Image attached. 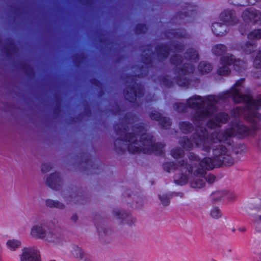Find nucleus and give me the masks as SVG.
Masks as SVG:
<instances>
[{
  "label": "nucleus",
  "instance_id": "1",
  "mask_svg": "<svg viewBox=\"0 0 261 261\" xmlns=\"http://www.w3.org/2000/svg\"><path fill=\"white\" fill-rule=\"evenodd\" d=\"M136 116L133 113L127 112L122 119V122L115 124L113 128L116 135L124 136L123 139L117 138L114 141L116 152L118 154L123 153L127 149L133 154L143 153H154L158 155L164 154L165 145L162 143H155L153 136L144 133V126L141 124H136L132 127V132L129 130L128 124L136 120Z\"/></svg>",
  "mask_w": 261,
  "mask_h": 261
},
{
  "label": "nucleus",
  "instance_id": "2",
  "mask_svg": "<svg viewBox=\"0 0 261 261\" xmlns=\"http://www.w3.org/2000/svg\"><path fill=\"white\" fill-rule=\"evenodd\" d=\"M244 81V78L238 80L231 89L222 96L221 98L226 99L231 96L235 103L244 102L246 108L248 110L246 115V119L250 121L259 120L260 116L258 111L261 109V98L254 99L250 94H243L238 87H241Z\"/></svg>",
  "mask_w": 261,
  "mask_h": 261
},
{
  "label": "nucleus",
  "instance_id": "3",
  "mask_svg": "<svg viewBox=\"0 0 261 261\" xmlns=\"http://www.w3.org/2000/svg\"><path fill=\"white\" fill-rule=\"evenodd\" d=\"M246 113L245 114V119L246 121L254 123V126L251 128L243 124L242 122L234 119L231 121L230 123V127L225 129L223 132H219L216 134L217 140L219 142L228 141L229 138L238 135L239 137H245L248 136H252L255 134L256 130L259 128L258 122L261 119V114L258 112L259 115V120H254L250 121L246 119V115L248 112V110L245 108Z\"/></svg>",
  "mask_w": 261,
  "mask_h": 261
},
{
  "label": "nucleus",
  "instance_id": "4",
  "mask_svg": "<svg viewBox=\"0 0 261 261\" xmlns=\"http://www.w3.org/2000/svg\"><path fill=\"white\" fill-rule=\"evenodd\" d=\"M141 73L138 75H132L124 74L121 75L122 80L128 84L126 87L123 89V94L125 99L131 103H136L137 98L143 97L144 95V86L141 83H137V77H144L148 73V69L143 66L140 67ZM135 105L140 106L139 104L136 103Z\"/></svg>",
  "mask_w": 261,
  "mask_h": 261
},
{
  "label": "nucleus",
  "instance_id": "5",
  "mask_svg": "<svg viewBox=\"0 0 261 261\" xmlns=\"http://www.w3.org/2000/svg\"><path fill=\"white\" fill-rule=\"evenodd\" d=\"M169 61L172 65L176 66L175 72L178 74L175 77L176 84L180 87H188L191 81L190 79L185 76V75L194 72L195 70L194 65L191 63H186L182 64L181 67H178L177 66L181 65L184 61L183 57L179 54L172 55Z\"/></svg>",
  "mask_w": 261,
  "mask_h": 261
},
{
  "label": "nucleus",
  "instance_id": "6",
  "mask_svg": "<svg viewBox=\"0 0 261 261\" xmlns=\"http://www.w3.org/2000/svg\"><path fill=\"white\" fill-rule=\"evenodd\" d=\"M164 171L170 172L178 169L181 173L176 174L174 176V182L178 185L183 186L187 183L188 176L192 174V167L188 163V161L182 160L177 163L174 162H168L163 164Z\"/></svg>",
  "mask_w": 261,
  "mask_h": 261
},
{
  "label": "nucleus",
  "instance_id": "7",
  "mask_svg": "<svg viewBox=\"0 0 261 261\" xmlns=\"http://www.w3.org/2000/svg\"><path fill=\"white\" fill-rule=\"evenodd\" d=\"M187 103L190 108L195 109L194 113L191 114L194 123L203 121L212 116V112L204 108L205 102L201 96L195 95L190 97L187 99Z\"/></svg>",
  "mask_w": 261,
  "mask_h": 261
},
{
  "label": "nucleus",
  "instance_id": "8",
  "mask_svg": "<svg viewBox=\"0 0 261 261\" xmlns=\"http://www.w3.org/2000/svg\"><path fill=\"white\" fill-rule=\"evenodd\" d=\"M181 10L177 12L172 17V23L181 24L190 22L197 15L198 7L191 3L181 2L179 4Z\"/></svg>",
  "mask_w": 261,
  "mask_h": 261
},
{
  "label": "nucleus",
  "instance_id": "9",
  "mask_svg": "<svg viewBox=\"0 0 261 261\" xmlns=\"http://www.w3.org/2000/svg\"><path fill=\"white\" fill-rule=\"evenodd\" d=\"M80 158L83 170L87 172V175L98 174L102 170L104 165L102 164L99 160L93 157L87 152L80 153Z\"/></svg>",
  "mask_w": 261,
  "mask_h": 261
},
{
  "label": "nucleus",
  "instance_id": "10",
  "mask_svg": "<svg viewBox=\"0 0 261 261\" xmlns=\"http://www.w3.org/2000/svg\"><path fill=\"white\" fill-rule=\"evenodd\" d=\"M227 152V148L222 145H218L213 149V155H215V163L217 167L230 166L233 165L234 159Z\"/></svg>",
  "mask_w": 261,
  "mask_h": 261
},
{
  "label": "nucleus",
  "instance_id": "11",
  "mask_svg": "<svg viewBox=\"0 0 261 261\" xmlns=\"http://www.w3.org/2000/svg\"><path fill=\"white\" fill-rule=\"evenodd\" d=\"M208 134L205 128L200 127L197 128L195 132L192 136V141L197 146H202L203 150L208 153L210 152L211 147L207 145Z\"/></svg>",
  "mask_w": 261,
  "mask_h": 261
},
{
  "label": "nucleus",
  "instance_id": "12",
  "mask_svg": "<svg viewBox=\"0 0 261 261\" xmlns=\"http://www.w3.org/2000/svg\"><path fill=\"white\" fill-rule=\"evenodd\" d=\"M215 161V155L213 158L208 157L204 158L201 160L198 164L197 168L193 172L195 176L203 177L206 174V170H211L216 167Z\"/></svg>",
  "mask_w": 261,
  "mask_h": 261
},
{
  "label": "nucleus",
  "instance_id": "13",
  "mask_svg": "<svg viewBox=\"0 0 261 261\" xmlns=\"http://www.w3.org/2000/svg\"><path fill=\"white\" fill-rule=\"evenodd\" d=\"M244 21H249L254 24H261V12L252 8L244 10L242 15Z\"/></svg>",
  "mask_w": 261,
  "mask_h": 261
},
{
  "label": "nucleus",
  "instance_id": "14",
  "mask_svg": "<svg viewBox=\"0 0 261 261\" xmlns=\"http://www.w3.org/2000/svg\"><path fill=\"white\" fill-rule=\"evenodd\" d=\"M21 261H41L40 255L37 247L24 248L20 255Z\"/></svg>",
  "mask_w": 261,
  "mask_h": 261
},
{
  "label": "nucleus",
  "instance_id": "15",
  "mask_svg": "<svg viewBox=\"0 0 261 261\" xmlns=\"http://www.w3.org/2000/svg\"><path fill=\"white\" fill-rule=\"evenodd\" d=\"M229 119V115L227 113L219 112L207 121V126L210 128L215 129L220 127L222 124L226 123Z\"/></svg>",
  "mask_w": 261,
  "mask_h": 261
},
{
  "label": "nucleus",
  "instance_id": "16",
  "mask_svg": "<svg viewBox=\"0 0 261 261\" xmlns=\"http://www.w3.org/2000/svg\"><path fill=\"white\" fill-rule=\"evenodd\" d=\"M220 18L227 25H233L238 22L236 12L233 10H224L220 14Z\"/></svg>",
  "mask_w": 261,
  "mask_h": 261
},
{
  "label": "nucleus",
  "instance_id": "17",
  "mask_svg": "<svg viewBox=\"0 0 261 261\" xmlns=\"http://www.w3.org/2000/svg\"><path fill=\"white\" fill-rule=\"evenodd\" d=\"M62 182V178L60 174L57 172L51 173L46 179V185L56 191L60 189Z\"/></svg>",
  "mask_w": 261,
  "mask_h": 261
},
{
  "label": "nucleus",
  "instance_id": "18",
  "mask_svg": "<svg viewBox=\"0 0 261 261\" xmlns=\"http://www.w3.org/2000/svg\"><path fill=\"white\" fill-rule=\"evenodd\" d=\"M113 214L114 217L122 220L129 226L132 225L135 222L136 219L130 216V213L125 211H122L118 208L113 210Z\"/></svg>",
  "mask_w": 261,
  "mask_h": 261
},
{
  "label": "nucleus",
  "instance_id": "19",
  "mask_svg": "<svg viewBox=\"0 0 261 261\" xmlns=\"http://www.w3.org/2000/svg\"><path fill=\"white\" fill-rule=\"evenodd\" d=\"M72 190L73 191L69 196L70 199L69 200L70 201L78 204H84L88 201V198L87 196L80 192L79 189L75 188L74 190Z\"/></svg>",
  "mask_w": 261,
  "mask_h": 261
},
{
  "label": "nucleus",
  "instance_id": "20",
  "mask_svg": "<svg viewBox=\"0 0 261 261\" xmlns=\"http://www.w3.org/2000/svg\"><path fill=\"white\" fill-rule=\"evenodd\" d=\"M152 45L147 44L139 46V49L142 52V62L146 65H151L152 64V59L151 55L152 54Z\"/></svg>",
  "mask_w": 261,
  "mask_h": 261
},
{
  "label": "nucleus",
  "instance_id": "21",
  "mask_svg": "<svg viewBox=\"0 0 261 261\" xmlns=\"http://www.w3.org/2000/svg\"><path fill=\"white\" fill-rule=\"evenodd\" d=\"M155 50L159 60L160 61H164L168 58L171 48L166 43H161L155 46Z\"/></svg>",
  "mask_w": 261,
  "mask_h": 261
},
{
  "label": "nucleus",
  "instance_id": "22",
  "mask_svg": "<svg viewBox=\"0 0 261 261\" xmlns=\"http://www.w3.org/2000/svg\"><path fill=\"white\" fill-rule=\"evenodd\" d=\"M248 208L256 212L254 218V225L255 230L257 232H261V203H256L255 205L251 203L249 205Z\"/></svg>",
  "mask_w": 261,
  "mask_h": 261
},
{
  "label": "nucleus",
  "instance_id": "23",
  "mask_svg": "<svg viewBox=\"0 0 261 261\" xmlns=\"http://www.w3.org/2000/svg\"><path fill=\"white\" fill-rule=\"evenodd\" d=\"M239 49L246 54L253 53L257 48V43L255 40L247 41L238 44Z\"/></svg>",
  "mask_w": 261,
  "mask_h": 261
},
{
  "label": "nucleus",
  "instance_id": "24",
  "mask_svg": "<svg viewBox=\"0 0 261 261\" xmlns=\"http://www.w3.org/2000/svg\"><path fill=\"white\" fill-rule=\"evenodd\" d=\"M212 30L215 35L220 37L226 34L228 31V28L226 24L221 22H215L212 25Z\"/></svg>",
  "mask_w": 261,
  "mask_h": 261
},
{
  "label": "nucleus",
  "instance_id": "25",
  "mask_svg": "<svg viewBox=\"0 0 261 261\" xmlns=\"http://www.w3.org/2000/svg\"><path fill=\"white\" fill-rule=\"evenodd\" d=\"M2 51L7 57L10 58L13 54L17 52V47L13 40L8 38L6 44L2 48Z\"/></svg>",
  "mask_w": 261,
  "mask_h": 261
},
{
  "label": "nucleus",
  "instance_id": "26",
  "mask_svg": "<svg viewBox=\"0 0 261 261\" xmlns=\"http://www.w3.org/2000/svg\"><path fill=\"white\" fill-rule=\"evenodd\" d=\"M165 35L169 38H187L188 36L185 29H170L166 30Z\"/></svg>",
  "mask_w": 261,
  "mask_h": 261
},
{
  "label": "nucleus",
  "instance_id": "27",
  "mask_svg": "<svg viewBox=\"0 0 261 261\" xmlns=\"http://www.w3.org/2000/svg\"><path fill=\"white\" fill-rule=\"evenodd\" d=\"M43 226H44V224L34 226L31 229L32 236L39 239L45 238L46 233Z\"/></svg>",
  "mask_w": 261,
  "mask_h": 261
},
{
  "label": "nucleus",
  "instance_id": "28",
  "mask_svg": "<svg viewBox=\"0 0 261 261\" xmlns=\"http://www.w3.org/2000/svg\"><path fill=\"white\" fill-rule=\"evenodd\" d=\"M185 59L189 61L197 62L199 60L198 51L193 48H188L184 53Z\"/></svg>",
  "mask_w": 261,
  "mask_h": 261
},
{
  "label": "nucleus",
  "instance_id": "29",
  "mask_svg": "<svg viewBox=\"0 0 261 261\" xmlns=\"http://www.w3.org/2000/svg\"><path fill=\"white\" fill-rule=\"evenodd\" d=\"M17 67L22 70L27 76L31 78L35 76L34 70L30 65L24 63H19Z\"/></svg>",
  "mask_w": 261,
  "mask_h": 261
},
{
  "label": "nucleus",
  "instance_id": "30",
  "mask_svg": "<svg viewBox=\"0 0 261 261\" xmlns=\"http://www.w3.org/2000/svg\"><path fill=\"white\" fill-rule=\"evenodd\" d=\"M87 56L83 53L75 54L72 56L73 62L75 67L80 68L87 60Z\"/></svg>",
  "mask_w": 261,
  "mask_h": 261
},
{
  "label": "nucleus",
  "instance_id": "31",
  "mask_svg": "<svg viewBox=\"0 0 261 261\" xmlns=\"http://www.w3.org/2000/svg\"><path fill=\"white\" fill-rule=\"evenodd\" d=\"M261 0H229L230 4L238 7H245L248 5H254Z\"/></svg>",
  "mask_w": 261,
  "mask_h": 261
},
{
  "label": "nucleus",
  "instance_id": "32",
  "mask_svg": "<svg viewBox=\"0 0 261 261\" xmlns=\"http://www.w3.org/2000/svg\"><path fill=\"white\" fill-rule=\"evenodd\" d=\"M94 223L97 228L99 236H102V234H106L107 230L103 224V219L99 218L97 220L96 218H95L94 219Z\"/></svg>",
  "mask_w": 261,
  "mask_h": 261
},
{
  "label": "nucleus",
  "instance_id": "33",
  "mask_svg": "<svg viewBox=\"0 0 261 261\" xmlns=\"http://www.w3.org/2000/svg\"><path fill=\"white\" fill-rule=\"evenodd\" d=\"M198 70L202 74L210 73L213 69L211 64L206 62H200L198 65Z\"/></svg>",
  "mask_w": 261,
  "mask_h": 261
},
{
  "label": "nucleus",
  "instance_id": "34",
  "mask_svg": "<svg viewBox=\"0 0 261 261\" xmlns=\"http://www.w3.org/2000/svg\"><path fill=\"white\" fill-rule=\"evenodd\" d=\"M237 61L235 57L232 55L222 57L221 58V63L222 65L228 66L229 65H237Z\"/></svg>",
  "mask_w": 261,
  "mask_h": 261
},
{
  "label": "nucleus",
  "instance_id": "35",
  "mask_svg": "<svg viewBox=\"0 0 261 261\" xmlns=\"http://www.w3.org/2000/svg\"><path fill=\"white\" fill-rule=\"evenodd\" d=\"M180 130L184 134L191 133L194 130L193 125L188 121H182L179 124Z\"/></svg>",
  "mask_w": 261,
  "mask_h": 261
},
{
  "label": "nucleus",
  "instance_id": "36",
  "mask_svg": "<svg viewBox=\"0 0 261 261\" xmlns=\"http://www.w3.org/2000/svg\"><path fill=\"white\" fill-rule=\"evenodd\" d=\"M45 204L47 207L50 208H56L60 210L65 208V205L58 200H54L47 199L45 201Z\"/></svg>",
  "mask_w": 261,
  "mask_h": 261
},
{
  "label": "nucleus",
  "instance_id": "37",
  "mask_svg": "<svg viewBox=\"0 0 261 261\" xmlns=\"http://www.w3.org/2000/svg\"><path fill=\"white\" fill-rule=\"evenodd\" d=\"M213 53L218 56H222L227 50V47L225 45L219 44L214 45L212 47Z\"/></svg>",
  "mask_w": 261,
  "mask_h": 261
},
{
  "label": "nucleus",
  "instance_id": "38",
  "mask_svg": "<svg viewBox=\"0 0 261 261\" xmlns=\"http://www.w3.org/2000/svg\"><path fill=\"white\" fill-rule=\"evenodd\" d=\"M56 104L53 110V116L54 118H57L61 112L62 99L59 96L56 97Z\"/></svg>",
  "mask_w": 261,
  "mask_h": 261
},
{
  "label": "nucleus",
  "instance_id": "39",
  "mask_svg": "<svg viewBox=\"0 0 261 261\" xmlns=\"http://www.w3.org/2000/svg\"><path fill=\"white\" fill-rule=\"evenodd\" d=\"M159 80L165 87L171 88L173 86V82L168 75H161L159 76Z\"/></svg>",
  "mask_w": 261,
  "mask_h": 261
},
{
  "label": "nucleus",
  "instance_id": "40",
  "mask_svg": "<svg viewBox=\"0 0 261 261\" xmlns=\"http://www.w3.org/2000/svg\"><path fill=\"white\" fill-rule=\"evenodd\" d=\"M188 158L190 160V163L189 164H191L192 167V170L193 169V167H195L198 166L199 162H200V158L195 153L191 152L188 154ZM189 164V163L188 162Z\"/></svg>",
  "mask_w": 261,
  "mask_h": 261
},
{
  "label": "nucleus",
  "instance_id": "41",
  "mask_svg": "<svg viewBox=\"0 0 261 261\" xmlns=\"http://www.w3.org/2000/svg\"><path fill=\"white\" fill-rule=\"evenodd\" d=\"M188 158L190 160V163L189 164H191L192 167V170L193 169V167H195L198 166L199 162H200V158L195 153L191 152L188 154ZM189 164V163L188 162Z\"/></svg>",
  "mask_w": 261,
  "mask_h": 261
},
{
  "label": "nucleus",
  "instance_id": "42",
  "mask_svg": "<svg viewBox=\"0 0 261 261\" xmlns=\"http://www.w3.org/2000/svg\"><path fill=\"white\" fill-rule=\"evenodd\" d=\"M179 142L182 147L186 150H190L192 148L193 144H194L192 141V138L190 140L187 137L181 138Z\"/></svg>",
  "mask_w": 261,
  "mask_h": 261
},
{
  "label": "nucleus",
  "instance_id": "43",
  "mask_svg": "<svg viewBox=\"0 0 261 261\" xmlns=\"http://www.w3.org/2000/svg\"><path fill=\"white\" fill-rule=\"evenodd\" d=\"M193 181L191 182V186L194 188H201L205 185L204 178L195 176Z\"/></svg>",
  "mask_w": 261,
  "mask_h": 261
},
{
  "label": "nucleus",
  "instance_id": "44",
  "mask_svg": "<svg viewBox=\"0 0 261 261\" xmlns=\"http://www.w3.org/2000/svg\"><path fill=\"white\" fill-rule=\"evenodd\" d=\"M173 107L178 113H185L187 111V108H189L187 103L186 105L182 102H175Z\"/></svg>",
  "mask_w": 261,
  "mask_h": 261
},
{
  "label": "nucleus",
  "instance_id": "45",
  "mask_svg": "<svg viewBox=\"0 0 261 261\" xmlns=\"http://www.w3.org/2000/svg\"><path fill=\"white\" fill-rule=\"evenodd\" d=\"M248 39L251 40H258L261 38V29H255L247 34Z\"/></svg>",
  "mask_w": 261,
  "mask_h": 261
},
{
  "label": "nucleus",
  "instance_id": "46",
  "mask_svg": "<svg viewBox=\"0 0 261 261\" xmlns=\"http://www.w3.org/2000/svg\"><path fill=\"white\" fill-rule=\"evenodd\" d=\"M171 155L176 159L181 158L185 155V151L180 147H176L171 150Z\"/></svg>",
  "mask_w": 261,
  "mask_h": 261
},
{
  "label": "nucleus",
  "instance_id": "47",
  "mask_svg": "<svg viewBox=\"0 0 261 261\" xmlns=\"http://www.w3.org/2000/svg\"><path fill=\"white\" fill-rule=\"evenodd\" d=\"M171 121L169 118L163 117L159 120V124L161 127L164 129H168L171 125Z\"/></svg>",
  "mask_w": 261,
  "mask_h": 261
},
{
  "label": "nucleus",
  "instance_id": "48",
  "mask_svg": "<svg viewBox=\"0 0 261 261\" xmlns=\"http://www.w3.org/2000/svg\"><path fill=\"white\" fill-rule=\"evenodd\" d=\"M20 245L21 242L16 240H9L7 242V247L11 250H15Z\"/></svg>",
  "mask_w": 261,
  "mask_h": 261
},
{
  "label": "nucleus",
  "instance_id": "49",
  "mask_svg": "<svg viewBox=\"0 0 261 261\" xmlns=\"http://www.w3.org/2000/svg\"><path fill=\"white\" fill-rule=\"evenodd\" d=\"M148 30L147 27L145 24L139 23L135 28L134 31L136 34H144Z\"/></svg>",
  "mask_w": 261,
  "mask_h": 261
},
{
  "label": "nucleus",
  "instance_id": "50",
  "mask_svg": "<svg viewBox=\"0 0 261 261\" xmlns=\"http://www.w3.org/2000/svg\"><path fill=\"white\" fill-rule=\"evenodd\" d=\"M231 70L228 66L222 65V67H219L217 70V73L221 76H227L230 73Z\"/></svg>",
  "mask_w": 261,
  "mask_h": 261
},
{
  "label": "nucleus",
  "instance_id": "51",
  "mask_svg": "<svg viewBox=\"0 0 261 261\" xmlns=\"http://www.w3.org/2000/svg\"><path fill=\"white\" fill-rule=\"evenodd\" d=\"M46 239L49 242L57 243L59 241V235L51 231L48 232L46 234Z\"/></svg>",
  "mask_w": 261,
  "mask_h": 261
},
{
  "label": "nucleus",
  "instance_id": "52",
  "mask_svg": "<svg viewBox=\"0 0 261 261\" xmlns=\"http://www.w3.org/2000/svg\"><path fill=\"white\" fill-rule=\"evenodd\" d=\"M211 216L215 219H218L222 216L221 210L217 206L213 207L210 212Z\"/></svg>",
  "mask_w": 261,
  "mask_h": 261
},
{
  "label": "nucleus",
  "instance_id": "53",
  "mask_svg": "<svg viewBox=\"0 0 261 261\" xmlns=\"http://www.w3.org/2000/svg\"><path fill=\"white\" fill-rule=\"evenodd\" d=\"M247 21H244V22L240 24L238 29L239 31L242 35H247L249 31V24L247 23Z\"/></svg>",
  "mask_w": 261,
  "mask_h": 261
},
{
  "label": "nucleus",
  "instance_id": "54",
  "mask_svg": "<svg viewBox=\"0 0 261 261\" xmlns=\"http://www.w3.org/2000/svg\"><path fill=\"white\" fill-rule=\"evenodd\" d=\"M172 47L175 51L178 53H182L185 49V45L184 44L178 41H174L171 44Z\"/></svg>",
  "mask_w": 261,
  "mask_h": 261
},
{
  "label": "nucleus",
  "instance_id": "55",
  "mask_svg": "<svg viewBox=\"0 0 261 261\" xmlns=\"http://www.w3.org/2000/svg\"><path fill=\"white\" fill-rule=\"evenodd\" d=\"M73 254L75 256V257L80 259H83L84 258V256L86 255L83 250L78 246L75 247Z\"/></svg>",
  "mask_w": 261,
  "mask_h": 261
},
{
  "label": "nucleus",
  "instance_id": "56",
  "mask_svg": "<svg viewBox=\"0 0 261 261\" xmlns=\"http://www.w3.org/2000/svg\"><path fill=\"white\" fill-rule=\"evenodd\" d=\"M98 40L99 43L102 45H106L110 43L109 39L107 38L106 35L102 32L99 33Z\"/></svg>",
  "mask_w": 261,
  "mask_h": 261
},
{
  "label": "nucleus",
  "instance_id": "57",
  "mask_svg": "<svg viewBox=\"0 0 261 261\" xmlns=\"http://www.w3.org/2000/svg\"><path fill=\"white\" fill-rule=\"evenodd\" d=\"M253 65L257 69H261V51H259L253 61Z\"/></svg>",
  "mask_w": 261,
  "mask_h": 261
},
{
  "label": "nucleus",
  "instance_id": "58",
  "mask_svg": "<svg viewBox=\"0 0 261 261\" xmlns=\"http://www.w3.org/2000/svg\"><path fill=\"white\" fill-rule=\"evenodd\" d=\"M149 117L152 120L159 121L162 117V115L160 112L154 111L150 113Z\"/></svg>",
  "mask_w": 261,
  "mask_h": 261
},
{
  "label": "nucleus",
  "instance_id": "59",
  "mask_svg": "<svg viewBox=\"0 0 261 261\" xmlns=\"http://www.w3.org/2000/svg\"><path fill=\"white\" fill-rule=\"evenodd\" d=\"M159 198L160 199V200H161V202L162 203V204L165 206H168L170 201V198L167 196V195H159Z\"/></svg>",
  "mask_w": 261,
  "mask_h": 261
},
{
  "label": "nucleus",
  "instance_id": "60",
  "mask_svg": "<svg viewBox=\"0 0 261 261\" xmlns=\"http://www.w3.org/2000/svg\"><path fill=\"white\" fill-rule=\"evenodd\" d=\"M83 104L84 108V113L87 116L90 117L91 115V110L89 103L85 100Z\"/></svg>",
  "mask_w": 261,
  "mask_h": 261
},
{
  "label": "nucleus",
  "instance_id": "61",
  "mask_svg": "<svg viewBox=\"0 0 261 261\" xmlns=\"http://www.w3.org/2000/svg\"><path fill=\"white\" fill-rule=\"evenodd\" d=\"M205 99L209 102L208 105L209 107H213V104L216 103L218 101L217 99L214 95H208L205 97Z\"/></svg>",
  "mask_w": 261,
  "mask_h": 261
},
{
  "label": "nucleus",
  "instance_id": "62",
  "mask_svg": "<svg viewBox=\"0 0 261 261\" xmlns=\"http://www.w3.org/2000/svg\"><path fill=\"white\" fill-rule=\"evenodd\" d=\"M53 168V166L51 163H43L41 166V172L43 173H45L49 172Z\"/></svg>",
  "mask_w": 261,
  "mask_h": 261
},
{
  "label": "nucleus",
  "instance_id": "63",
  "mask_svg": "<svg viewBox=\"0 0 261 261\" xmlns=\"http://www.w3.org/2000/svg\"><path fill=\"white\" fill-rule=\"evenodd\" d=\"M90 82L93 86H95L98 89H102V83L95 78H92L90 80Z\"/></svg>",
  "mask_w": 261,
  "mask_h": 261
},
{
  "label": "nucleus",
  "instance_id": "64",
  "mask_svg": "<svg viewBox=\"0 0 261 261\" xmlns=\"http://www.w3.org/2000/svg\"><path fill=\"white\" fill-rule=\"evenodd\" d=\"M233 111L234 116H236L237 115H241L245 111V109L241 107H237Z\"/></svg>",
  "mask_w": 261,
  "mask_h": 261
}]
</instances>
